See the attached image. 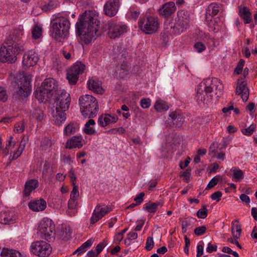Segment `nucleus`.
<instances>
[{"label": "nucleus", "mask_w": 257, "mask_h": 257, "mask_svg": "<svg viewBox=\"0 0 257 257\" xmlns=\"http://www.w3.org/2000/svg\"><path fill=\"white\" fill-rule=\"evenodd\" d=\"M30 113L31 118L34 119L37 121L41 122L44 119V111L39 106H34Z\"/></svg>", "instance_id": "obj_27"}, {"label": "nucleus", "mask_w": 257, "mask_h": 257, "mask_svg": "<svg viewBox=\"0 0 257 257\" xmlns=\"http://www.w3.org/2000/svg\"><path fill=\"white\" fill-rule=\"evenodd\" d=\"M145 196V193L144 192H141L138 195H137L134 200L136 201L137 204L138 205L140 204L143 201V197Z\"/></svg>", "instance_id": "obj_61"}, {"label": "nucleus", "mask_w": 257, "mask_h": 257, "mask_svg": "<svg viewBox=\"0 0 257 257\" xmlns=\"http://www.w3.org/2000/svg\"><path fill=\"white\" fill-rule=\"evenodd\" d=\"M107 242L105 240H104L103 242L99 243L96 246V250L97 254H99L104 247L106 245Z\"/></svg>", "instance_id": "obj_53"}, {"label": "nucleus", "mask_w": 257, "mask_h": 257, "mask_svg": "<svg viewBox=\"0 0 257 257\" xmlns=\"http://www.w3.org/2000/svg\"><path fill=\"white\" fill-rule=\"evenodd\" d=\"M218 148V144L216 143H213L210 147V153L214 156L216 155L217 159L223 160L225 157V154L223 152H220L216 155L217 150L216 148Z\"/></svg>", "instance_id": "obj_33"}, {"label": "nucleus", "mask_w": 257, "mask_h": 257, "mask_svg": "<svg viewBox=\"0 0 257 257\" xmlns=\"http://www.w3.org/2000/svg\"><path fill=\"white\" fill-rule=\"evenodd\" d=\"M8 257H25L19 251L15 249H9Z\"/></svg>", "instance_id": "obj_50"}, {"label": "nucleus", "mask_w": 257, "mask_h": 257, "mask_svg": "<svg viewBox=\"0 0 257 257\" xmlns=\"http://www.w3.org/2000/svg\"><path fill=\"white\" fill-rule=\"evenodd\" d=\"M54 105L51 108V114L54 123L60 126L66 119L65 111L69 107L71 98L65 90L57 91Z\"/></svg>", "instance_id": "obj_3"}, {"label": "nucleus", "mask_w": 257, "mask_h": 257, "mask_svg": "<svg viewBox=\"0 0 257 257\" xmlns=\"http://www.w3.org/2000/svg\"><path fill=\"white\" fill-rule=\"evenodd\" d=\"M85 65L80 61H77L67 71V79L71 85H75L79 78V76L83 73Z\"/></svg>", "instance_id": "obj_11"}, {"label": "nucleus", "mask_w": 257, "mask_h": 257, "mask_svg": "<svg viewBox=\"0 0 257 257\" xmlns=\"http://www.w3.org/2000/svg\"><path fill=\"white\" fill-rule=\"evenodd\" d=\"M255 130L254 125L251 124L247 128L242 129L241 132L243 134L246 136H250L253 134Z\"/></svg>", "instance_id": "obj_46"}, {"label": "nucleus", "mask_w": 257, "mask_h": 257, "mask_svg": "<svg viewBox=\"0 0 257 257\" xmlns=\"http://www.w3.org/2000/svg\"><path fill=\"white\" fill-rule=\"evenodd\" d=\"M239 15L243 20L244 24H249L251 21V13L246 7H239Z\"/></svg>", "instance_id": "obj_29"}, {"label": "nucleus", "mask_w": 257, "mask_h": 257, "mask_svg": "<svg viewBox=\"0 0 257 257\" xmlns=\"http://www.w3.org/2000/svg\"><path fill=\"white\" fill-rule=\"evenodd\" d=\"M23 33L22 30H14L6 40V45L13 47L16 52L18 51L21 53L25 50V43L23 40Z\"/></svg>", "instance_id": "obj_9"}, {"label": "nucleus", "mask_w": 257, "mask_h": 257, "mask_svg": "<svg viewBox=\"0 0 257 257\" xmlns=\"http://www.w3.org/2000/svg\"><path fill=\"white\" fill-rule=\"evenodd\" d=\"M42 28L38 25H35L32 29V35L34 39H38L42 36Z\"/></svg>", "instance_id": "obj_37"}, {"label": "nucleus", "mask_w": 257, "mask_h": 257, "mask_svg": "<svg viewBox=\"0 0 257 257\" xmlns=\"http://www.w3.org/2000/svg\"><path fill=\"white\" fill-rule=\"evenodd\" d=\"M184 121V119L182 114L173 111L169 114V117L166 121V124L173 127H180L182 126Z\"/></svg>", "instance_id": "obj_16"}, {"label": "nucleus", "mask_w": 257, "mask_h": 257, "mask_svg": "<svg viewBox=\"0 0 257 257\" xmlns=\"http://www.w3.org/2000/svg\"><path fill=\"white\" fill-rule=\"evenodd\" d=\"M203 208L199 209L196 213L197 216L199 218L204 219L207 216L208 210L205 207V205H203Z\"/></svg>", "instance_id": "obj_43"}, {"label": "nucleus", "mask_w": 257, "mask_h": 257, "mask_svg": "<svg viewBox=\"0 0 257 257\" xmlns=\"http://www.w3.org/2000/svg\"><path fill=\"white\" fill-rule=\"evenodd\" d=\"M24 149L23 148L19 146L17 151L15 152L13 155H11L10 157L12 158V159H17L21 155Z\"/></svg>", "instance_id": "obj_56"}, {"label": "nucleus", "mask_w": 257, "mask_h": 257, "mask_svg": "<svg viewBox=\"0 0 257 257\" xmlns=\"http://www.w3.org/2000/svg\"><path fill=\"white\" fill-rule=\"evenodd\" d=\"M119 7V0H110L104 6L105 15L110 17H113L117 13Z\"/></svg>", "instance_id": "obj_18"}, {"label": "nucleus", "mask_w": 257, "mask_h": 257, "mask_svg": "<svg viewBox=\"0 0 257 257\" xmlns=\"http://www.w3.org/2000/svg\"><path fill=\"white\" fill-rule=\"evenodd\" d=\"M32 76L23 74H17L15 77V82L17 87L13 93V98L16 99H24L27 97L32 91L31 84Z\"/></svg>", "instance_id": "obj_4"}, {"label": "nucleus", "mask_w": 257, "mask_h": 257, "mask_svg": "<svg viewBox=\"0 0 257 257\" xmlns=\"http://www.w3.org/2000/svg\"><path fill=\"white\" fill-rule=\"evenodd\" d=\"M108 35L111 39L119 37L126 32V27L125 25H116L113 22L107 24Z\"/></svg>", "instance_id": "obj_14"}, {"label": "nucleus", "mask_w": 257, "mask_h": 257, "mask_svg": "<svg viewBox=\"0 0 257 257\" xmlns=\"http://www.w3.org/2000/svg\"><path fill=\"white\" fill-rule=\"evenodd\" d=\"M84 132L89 135H95L96 134V131L93 129V127L89 126L85 127L84 129Z\"/></svg>", "instance_id": "obj_62"}, {"label": "nucleus", "mask_w": 257, "mask_h": 257, "mask_svg": "<svg viewBox=\"0 0 257 257\" xmlns=\"http://www.w3.org/2000/svg\"><path fill=\"white\" fill-rule=\"evenodd\" d=\"M222 179V177L218 176H215L213 177L209 182L207 188L211 189L213 188L214 186H215L218 182V181L220 180H221Z\"/></svg>", "instance_id": "obj_42"}, {"label": "nucleus", "mask_w": 257, "mask_h": 257, "mask_svg": "<svg viewBox=\"0 0 257 257\" xmlns=\"http://www.w3.org/2000/svg\"><path fill=\"white\" fill-rule=\"evenodd\" d=\"M176 8L174 3L170 2L163 5L159 10L160 15L168 18L176 11Z\"/></svg>", "instance_id": "obj_22"}, {"label": "nucleus", "mask_w": 257, "mask_h": 257, "mask_svg": "<svg viewBox=\"0 0 257 257\" xmlns=\"http://www.w3.org/2000/svg\"><path fill=\"white\" fill-rule=\"evenodd\" d=\"M217 248V246L216 244H212L211 243H209L206 248V251L209 253H211L213 251H216Z\"/></svg>", "instance_id": "obj_60"}, {"label": "nucleus", "mask_w": 257, "mask_h": 257, "mask_svg": "<svg viewBox=\"0 0 257 257\" xmlns=\"http://www.w3.org/2000/svg\"><path fill=\"white\" fill-rule=\"evenodd\" d=\"M52 145V142L50 140L44 139L41 143V146L44 150H46L50 147Z\"/></svg>", "instance_id": "obj_48"}, {"label": "nucleus", "mask_w": 257, "mask_h": 257, "mask_svg": "<svg viewBox=\"0 0 257 257\" xmlns=\"http://www.w3.org/2000/svg\"><path fill=\"white\" fill-rule=\"evenodd\" d=\"M92 240L88 239L84 243H83L80 247H79L74 252L73 254L77 253L79 255L83 252H84L86 250L91 246L92 244Z\"/></svg>", "instance_id": "obj_34"}, {"label": "nucleus", "mask_w": 257, "mask_h": 257, "mask_svg": "<svg viewBox=\"0 0 257 257\" xmlns=\"http://www.w3.org/2000/svg\"><path fill=\"white\" fill-rule=\"evenodd\" d=\"M231 171L233 172L234 178L237 180L241 179L243 178V173L240 169H237L235 167H233Z\"/></svg>", "instance_id": "obj_40"}, {"label": "nucleus", "mask_w": 257, "mask_h": 257, "mask_svg": "<svg viewBox=\"0 0 257 257\" xmlns=\"http://www.w3.org/2000/svg\"><path fill=\"white\" fill-rule=\"evenodd\" d=\"M76 128V124L73 123H70L65 127L64 134L67 136H70L75 133Z\"/></svg>", "instance_id": "obj_35"}, {"label": "nucleus", "mask_w": 257, "mask_h": 257, "mask_svg": "<svg viewBox=\"0 0 257 257\" xmlns=\"http://www.w3.org/2000/svg\"><path fill=\"white\" fill-rule=\"evenodd\" d=\"M222 5L217 3H211L209 5L206 10V18L209 19V16L211 17L216 15L219 12Z\"/></svg>", "instance_id": "obj_28"}, {"label": "nucleus", "mask_w": 257, "mask_h": 257, "mask_svg": "<svg viewBox=\"0 0 257 257\" xmlns=\"http://www.w3.org/2000/svg\"><path fill=\"white\" fill-rule=\"evenodd\" d=\"M118 117L115 114H102L98 118V123L101 127H105L110 123H115Z\"/></svg>", "instance_id": "obj_21"}, {"label": "nucleus", "mask_w": 257, "mask_h": 257, "mask_svg": "<svg viewBox=\"0 0 257 257\" xmlns=\"http://www.w3.org/2000/svg\"><path fill=\"white\" fill-rule=\"evenodd\" d=\"M17 213L13 211L0 212V223L4 224L13 223L17 219Z\"/></svg>", "instance_id": "obj_20"}, {"label": "nucleus", "mask_w": 257, "mask_h": 257, "mask_svg": "<svg viewBox=\"0 0 257 257\" xmlns=\"http://www.w3.org/2000/svg\"><path fill=\"white\" fill-rule=\"evenodd\" d=\"M20 53L10 46H3L0 48V61L2 62L14 63L17 60V55Z\"/></svg>", "instance_id": "obj_13"}, {"label": "nucleus", "mask_w": 257, "mask_h": 257, "mask_svg": "<svg viewBox=\"0 0 257 257\" xmlns=\"http://www.w3.org/2000/svg\"><path fill=\"white\" fill-rule=\"evenodd\" d=\"M99 24V21L90 12H84L79 18L76 24V32L84 43L89 44L96 39Z\"/></svg>", "instance_id": "obj_1"}, {"label": "nucleus", "mask_w": 257, "mask_h": 257, "mask_svg": "<svg viewBox=\"0 0 257 257\" xmlns=\"http://www.w3.org/2000/svg\"><path fill=\"white\" fill-rule=\"evenodd\" d=\"M41 86L49 93H51L55 89L57 85L56 81L53 78H49L43 81Z\"/></svg>", "instance_id": "obj_30"}, {"label": "nucleus", "mask_w": 257, "mask_h": 257, "mask_svg": "<svg viewBox=\"0 0 257 257\" xmlns=\"http://www.w3.org/2000/svg\"><path fill=\"white\" fill-rule=\"evenodd\" d=\"M222 195V194L221 192L218 191L212 194L211 195V198L213 200H216L217 202H218L220 200V198Z\"/></svg>", "instance_id": "obj_59"}, {"label": "nucleus", "mask_w": 257, "mask_h": 257, "mask_svg": "<svg viewBox=\"0 0 257 257\" xmlns=\"http://www.w3.org/2000/svg\"><path fill=\"white\" fill-rule=\"evenodd\" d=\"M25 128V124L23 121L18 122L15 125L14 131L18 133H22Z\"/></svg>", "instance_id": "obj_41"}, {"label": "nucleus", "mask_w": 257, "mask_h": 257, "mask_svg": "<svg viewBox=\"0 0 257 257\" xmlns=\"http://www.w3.org/2000/svg\"><path fill=\"white\" fill-rule=\"evenodd\" d=\"M190 20L187 12L179 11L174 24L170 26V32L175 35H180L189 27Z\"/></svg>", "instance_id": "obj_8"}, {"label": "nucleus", "mask_w": 257, "mask_h": 257, "mask_svg": "<svg viewBox=\"0 0 257 257\" xmlns=\"http://www.w3.org/2000/svg\"><path fill=\"white\" fill-rule=\"evenodd\" d=\"M13 138L12 136H10L8 140V143L7 144L5 149L4 150V151L6 153V155L8 154V150L10 149V147L12 146V144L13 146H15V143L13 142Z\"/></svg>", "instance_id": "obj_57"}, {"label": "nucleus", "mask_w": 257, "mask_h": 257, "mask_svg": "<svg viewBox=\"0 0 257 257\" xmlns=\"http://www.w3.org/2000/svg\"><path fill=\"white\" fill-rule=\"evenodd\" d=\"M56 7L55 3L53 1H50L48 4L45 5L42 7V10L44 11H50Z\"/></svg>", "instance_id": "obj_55"}, {"label": "nucleus", "mask_w": 257, "mask_h": 257, "mask_svg": "<svg viewBox=\"0 0 257 257\" xmlns=\"http://www.w3.org/2000/svg\"><path fill=\"white\" fill-rule=\"evenodd\" d=\"M79 196L78 187L74 185L73 186V190L70 194V198L77 199Z\"/></svg>", "instance_id": "obj_54"}, {"label": "nucleus", "mask_w": 257, "mask_h": 257, "mask_svg": "<svg viewBox=\"0 0 257 257\" xmlns=\"http://www.w3.org/2000/svg\"><path fill=\"white\" fill-rule=\"evenodd\" d=\"M203 253V246L201 244H198L197 246V257L201 256Z\"/></svg>", "instance_id": "obj_63"}, {"label": "nucleus", "mask_w": 257, "mask_h": 257, "mask_svg": "<svg viewBox=\"0 0 257 257\" xmlns=\"http://www.w3.org/2000/svg\"><path fill=\"white\" fill-rule=\"evenodd\" d=\"M79 104L82 115L85 118L96 116L98 111V104L96 99L91 95L86 94L79 98Z\"/></svg>", "instance_id": "obj_5"}, {"label": "nucleus", "mask_w": 257, "mask_h": 257, "mask_svg": "<svg viewBox=\"0 0 257 257\" xmlns=\"http://www.w3.org/2000/svg\"><path fill=\"white\" fill-rule=\"evenodd\" d=\"M159 205L162 206V204L159 202H157L150 205L147 204L145 209L150 213H154L156 211L157 207Z\"/></svg>", "instance_id": "obj_39"}, {"label": "nucleus", "mask_w": 257, "mask_h": 257, "mask_svg": "<svg viewBox=\"0 0 257 257\" xmlns=\"http://www.w3.org/2000/svg\"><path fill=\"white\" fill-rule=\"evenodd\" d=\"M30 209L35 211L44 210L46 207V202L44 199H40L30 202L29 203Z\"/></svg>", "instance_id": "obj_26"}, {"label": "nucleus", "mask_w": 257, "mask_h": 257, "mask_svg": "<svg viewBox=\"0 0 257 257\" xmlns=\"http://www.w3.org/2000/svg\"><path fill=\"white\" fill-rule=\"evenodd\" d=\"M77 204V199L70 198L68 202V207L69 209L75 210Z\"/></svg>", "instance_id": "obj_51"}, {"label": "nucleus", "mask_w": 257, "mask_h": 257, "mask_svg": "<svg viewBox=\"0 0 257 257\" xmlns=\"http://www.w3.org/2000/svg\"><path fill=\"white\" fill-rule=\"evenodd\" d=\"M159 24L157 18L153 16H145L140 18L138 22L139 28L145 34H152L159 28Z\"/></svg>", "instance_id": "obj_10"}, {"label": "nucleus", "mask_w": 257, "mask_h": 257, "mask_svg": "<svg viewBox=\"0 0 257 257\" xmlns=\"http://www.w3.org/2000/svg\"><path fill=\"white\" fill-rule=\"evenodd\" d=\"M39 57L34 51L31 50L25 53L23 56V64L26 67L35 65L38 62Z\"/></svg>", "instance_id": "obj_17"}, {"label": "nucleus", "mask_w": 257, "mask_h": 257, "mask_svg": "<svg viewBox=\"0 0 257 257\" xmlns=\"http://www.w3.org/2000/svg\"><path fill=\"white\" fill-rule=\"evenodd\" d=\"M245 61L243 59H240L234 69V72L237 74H240L242 70Z\"/></svg>", "instance_id": "obj_44"}, {"label": "nucleus", "mask_w": 257, "mask_h": 257, "mask_svg": "<svg viewBox=\"0 0 257 257\" xmlns=\"http://www.w3.org/2000/svg\"><path fill=\"white\" fill-rule=\"evenodd\" d=\"M154 240L152 237H149L147 238L146 244V249L148 250H151L154 246Z\"/></svg>", "instance_id": "obj_52"}, {"label": "nucleus", "mask_w": 257, "mask_h": 257, "mask_svg": "<svg viewBox=\"0 0 257 257\" xmlns=\"http://www.w3.org/2000/svg\"><path fill=\"white\" fill-rule=\"evenodd\" d=\"M8 99L6 91L5 89L0 86V100L6 101Z\"/></svg>", "instance_id": "obj_58"}, {"label": "nucleus", "mask_w": 257, "mask_h": 257, "mask_svg": "<svg viewBox=\"0 0 257 257\" xmlns=\"http://www.w3.org/2000/svg\"><path fill=\"white\" fill-rule=\"evenodd\" d=\"M87 85L89 90L98 94L102 93L103 89L101 87V83L97 79L90 78L87 82Z\"/></svg>", "instance_id": "obj_24"}, {"label": "nucleus", "mask_w": 257, "mask_h": 257, "mask_svg": "<svg viewBox=\"0 0 257 257\" xmlns=\"http://www.w3.org/2000/svg\"><path fill=\"white\" fill-rule=\"evenodd\" d=\"M9 249L0 247V257H8Z\"/></svg>", "instance_id": "obj_64"}, {"label": "nucleus", "mask_w": 257, "mask_h": 257, "mask_svg": "<svg viewBox=\"0 0 257 257\" xmlns=\"http://www.w3.org/2000/svg\"><path fill=\"white\" fill-rule=\"evenodd\" d=\"M215 89L216 91L217 97H220L222 94L223 85L221 81L213 78L211 80L208 79L201 82L198 86L195 99L198 103H208L212 99L211 93Z\"/></svg>", "instance_id": "obj_2"}, {"label": "nucleus", "mask_w": 257, "mask_h": 257, "mask_svg": "<svg viewBox=\"0 0 257 257\" xmlns=\"http://www.w3.org/2000/svg\"><path fill=\"white\" fill-rule=\"evenodd\" d=\"M235 93L237 95H241L243 101H247L249 97V89L247 87L246 81H242L240 82L239 79L238 80Z\"/></svg>", "instance_id": "obj_19"}, {"label": "nucleus", "mask_w": 257, "mask_h": 257, "mask_svg": "<svg viewBox=\"0 0 257 257\" xmlns=\"http://www.w3.org/2000/svg\"><path fill=\"white\" fill-rule=\"evenodd\" d=\"M83 145V140L81 136H73L67 141L66 148L69 149L80 148Z\"/></svg>", "instance_id": "obj_23"}, {"label": "nucleus", "mask_w": 257, "mask_h": 257, "mask_svg": "<svg viewBox=\"0 0 257 257\" xmlns=\"http://www.w3.org/2000/svg\"><path fill=\"white\" fill-rule=\"evenodd\" d=\"M140 104L142 108H148L151 105V100L150 98H143L140 101Z\"/></svg>", "instance_id": "obj_49"}, {"label": "nucleus", "mask_w": 257, "mask_h": 257, "mask_svg": "<svg viewBox=\"0 0 257 257\" xmlns=\"http://www.w3.org/2000/svg\"><path fill=\"white\" fill-rule=\"evenodd\" d=\"M206 230L205 226L197 227L194 229V233L197 236H201L205 233Z\"/></svg>", "instance_id": "obj_47"}, {"label": "nucleus", "mask_w": 257, "mask_h": 257, "mask_svg": "<svg viewBox=\"0 0 257 257\" xmlns=\"http://www.w3.org/2000/svg\"><path fill=\"white\" fill-rule=\"evenodd\" d=\"M194 221H195V219L194 218H190L188 219L182 221L181 223L182 232L183 233H186L187 228L191 226L192 223H193Z\"/></svg>", "instance_id": "obj_36"}, {"label": "nucleus", "mask_w": 257, "mask_h": 257, "mask_svg": "<svg viewBox=\"0 0 257 257\" xmlns=\"http://www.w3.org/2000/svg\"><path fill=\"white\" fill-rule=\"evenodd\" d=\"M52 36L56 40L65 39L69 35L70 23L69 20L64 17H59L51 22Z\"/></svg>", "instance_id": "obj_6"}, {"label": "nucleus", "mask_w": 257, "mask_h": 257, "mask_svg": "<svg viewBox=\"0 0 257 257\" xmlns=\"http://www.w3.org/2000/svg\"><path fill=\"white\" fill-rule=\"evenodd\" d=\"M155 108L158 111L167 110L169 107L166 102L162 101H158L155 104Z\"/></svg>", "instance_id": "obj_38"}, {"label": "nucleus", "mask_w": 257, "mask_h": 257, "mask_svg": "<svg viewBox=\"0 0 257 257\" xmlns=\"http://www.w3.org/2000/svg\"><path fill=\"white\" fill-rule=\"evenodd\" d=\"M55 225L49 218H44L38 227V234L42 238L50 242L55 239Z\"/></svg>", "instance_id": "obj_7"}, {"label": "nucleus", "mask_w": 257, "mask_h": 257, "mask_svg": "<svg viewBox=\"0 0 257 257\" xmlns=\"http://www.w3.org/2000/svg\"><path fill=\"white\" fill-rule=\"evenodd\" d=\"M195 51L198 53H201L206 49L205 46L202 42H197L194 45Z\"/></svg>", "instance_id": "obj_45"}, {"label": "nucleus", "mask_w": 257, "mask_h": 257, "mask_svg": "<svg viewBox=\"0 0 257 257\" xmlns=\"http://www.w3.org/2000/svg\"><path fill=\"white\" fill-rule=\"evenodd\" d=\"M32 253L39 257H47L51 252L50 245L44 241H37L33 242L30 246Z\"/></svg>", "instance_id": "obj_12"}, {"label": "nucleus", "mask_w": 257, "mask_h": 257, "mask_svg": "<svg viewBox=\"0 0 257 257\" xmlns=\"http://www.w3.org/2000/svg\"><path fill=\"white\" fill-rule=\"evenodd\" d=\"M39 182L36 179H31L27 181L25 185L24 195L28 197L30 193L38 187Z\"/></svg>", "instance_id": "obj_25"}, {"label": "nucleus", "mask_w": 257, "mask_h": 257, "mask_svg": "<svg viewBox=\"0 0 257 257\" xmlns=\"http://www.w3.org/2000/svg\"><path fill=\"white\" fill-rule=\"evenodd\" d=\"M49 93L42 86L35 91V97L40 102L46 101L48 100Z\"/></svg>", "instance_id": "obj_31"}, {"label": "nucleus", "mask_w": 257, "mask_h": 257, "mask_svg": "<svg viewBox=\"0 0 257 257\" xmlns=\"http://www.w3.org/2000/svg\"><path fill=\"white\" fill-rule=\"evenodd\" d=\"M110 207L109 206L97 205L90 218V223L91 224H94L110 212Z\"/></svg>", "instance_id": "obj_15"}, {"label": "nucleus", "mask_w": 257, "mask_h": 257, "mask_svg": "<svg viewBox=\"0 0 257 257\" xmlns=\"http://www.w3.org/2000/svg\"><path fill=\"white\" fill-rule=\"evenodd\" d=\"M238 220L232 222L231 233L234 239H239L241 232V226L239 224H234V222H237Z\"/></svg>", "instance_id": "obj_32"}]
</instances>
